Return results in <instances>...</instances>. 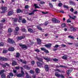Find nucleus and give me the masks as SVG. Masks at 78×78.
Listing matches in <instances>:
<instances>
[{
  "label": "nucleus",
  "mask_w": 78,
  "mask_h": 78,
  "mask_svg": "<svg viewBox=\"0 0 78 78\" xmlns=\"http://www.w3.org/2000/svg\"><path fill=\"white\" fill-rule=\"evenodd\" d=\"M38 60L39 62H37V66L38 67H41L42 66L43 64H44V62H43V59L41 58H38Z\"/></svg>",
  "instance_id": "nucleus-1"
},
{
  "label": "nucleus",
  "mask_w": 78,
  "mask_h": 78,
  "mask_svg": "<svg viewBox=\"0 0 78 78\" xmlns=\"http://www.w3.org/2000/svg\"><path fill=\"white\" fill-rule=\"evenodd\" d=\"M21 70V74H17L16 75V76L17 77H22V76H24V72H23V68L22 67H20Z\"/></svg>",
  "instance_id": "nucleus-2"
},
{
  "label": "nucleus",
  "mask_w": 78,
  "mask_h": 78,
  "mask_svg": "<svg viewBox=\"0 0 78 78\" xmlns=\"http://www.w3.org/2000/svg\"><path fill=\"white\" fill-rule=\"evenodd\" d=\"M19 45L20 47H21L23 49V50H26L28 48V46L22 44H20Z\"/></svg>",
  "instance_id": "nucleus-3"
},
{
  "label": "nucleus",
  "mask_w": 78,
  "mask_h": 78,
  "mask_svg": "<svg viewBox=\"0 0 78 78\" xmlns=\"http://www.w3.org/2000/svg\"><path fill=\"white\" fill-rule=\"evenodd\" d=\"M19 30V28L17 27L15 29V30L14 32V34L15 35H17L18 34V31Z\"/></svg>",
  "instance_id": "nucleus-4"
},
{
  "label": "nucleus",
  "mask_w": 78,
  "mask_h": 78,
  "mask_svg": "<svg viewBox=\"0 0 78 78\" xmlns=\"http://www.w3.org/2000/svg\"><path fill=\"white\" fill-rule=\"evenodd\" d=\"M41 50H42V51H44V52H45L46 53H49V51H48V50H47V49L44 48H41Z\"/></svg>",
  "instance_id": "nucleus-5"
},
{
  "label": "nucleus",
  "mask_w": 78,
  "mask_h": 78,
  "mask_svg": "<svg viewBox=\"0 0 78 78\" xmlns=\"http://www.w3.org/2000/svg\"><path fill=\"white\" fill-rule=\"evenodd\" d=\"M38 11V10H34L31 12L29 13V15L31 16V15H34V12H36V11Z\"/></svg>",
  "instance_id": "nucleus-6"
},
{
  "label": "nucleus",
  "mask_w": 78,
  "mask_h": 78,
  "mask_svg": "<svg viewBox=\"0 0 78 78\" xmlns=\"http://www.w3.org/2000/svg\"><path fill=\"white\" fill-rule=\"evenodd\" d=\"M3 12H5L7 10V8L6 7H3L2 8Z\"/></svg>",
  "instance_id": "nucleus-7"
},
{
  "label": "nucleus",
  "mask_w": 78,
  "mask_h": 78,
  "mask_svg": "<svg viewBox=\"0 0 78 78\" xmlns=\"http://www.w3.org/2000/svg\"><path fill=\"white\" fill-rule=\"evenodd\" d=\"M0 60H1V61H6L8 60V59L6 58H5L4 57H0Z\"/></svg>",
  "instance_id": "nucleus-8"
},
{
  "label": "nucleus",
  "mask_w": 78,
  "mask_h": 78,
  "mask_svg": "<svg viewBox=\"0 0 78 78\" xmlns=\"http://www.w3.org/2000/svg\"><path fill=\"white\" fill-rule=\"evenodd\" d=\"M72 68H69L66 72L67 74L68 75L70 74L72 72Z\"/></svg>",
  "instance_id": "nucleus-9"
},
{
  "label": "nucleus",
  "mask_w": 78,
  "mask_h": 78,
  "mask_svg": "<svg viewBox=\"0 0 78 78\" xmlns=\"http://www.w3.org/2000/svg\"><path fill=\"white\" fill-rule=\"evenodd\" d=\"M44 68L45 70L47 72H48L49 70V67H48V65H46L44 66Z\"/></svg>",
  "instance_id": "nucleus-10"
},
{
  "label": "nucleus",
  "mask_w": 78,
  "mask_h": 78,
  "mask_svg": "<svg viewBox=\"0 0 78 78\" xmlns=\"http://www.w3.org/2000/svg\"><path fill=\"white\" fill-rule=\"evenodd\" d=\"M8 41L9 42H10L11 44H14V41L12 39H10V38H9L8 39Z\"/></svg>",
  "instance_id": "nucleus-11"
},
{
  "label": "nucleus",
  "mask_w": 78,
  "mask_h": 78,
  "mask_svg": "<svg viewBox=\"0 0 78 78\" xmlns=\"http://www.w3.org/2000/svg\"><path fill=\"white\" fill-rule=\"evenodd\" d=\"M8 50L10 51H14V48L12 47H11L9 48H8Z\"/></svg>",
  "instance_id": "nucleus-12"
},
{
  "label": "nucleus",
  "mask_w": 78,
  "mask_h": 78,
  "mask_svg": "<svg viewBox=\"0 0 78 78\" xmlns=\"http://www.w3.org/2000/svg\"><path fill=\"white\" fill-rule=\"evenodd\" d=\"M37 44L39 45L41 44V40L39 38H37Z\"/></svg>",
  "instance_id": "nucleus-13"
},
{
  "label": "nucleus",
  "mask_w": 78,
  "mask_h": 78,
  "mask_svg": "<svg viewBox=\"0 0 78 78\" xmlns=\"http://www.w3.org/2000/svg\"><path fill=\"white\" fill-rule=\"evenodd\" d=\"M43 59H45L46 61H50V58H49L48 57H43Z\"/></svg>",
  "instance_id": "nucleus-14"
},
{
  "label": "nucleus",
  "mask_w": 78,
  "mask_h": 78,
  "mask_svg": "<svg viewBox=\"0 0 78 78\" xmlns=\"http://www.w3.org/2000/svg\"><path fill=\"white\" fill-rule=\"evenodd\" d=\"M51 44H45L44 45L45 47H47L48 48H50L51 46Z\"/></svg>",
  "instance_id": "nucleus-15"
},
{
  "label": "nucleus",
  "mask_w": 78,
  "mask_h": 78,
  "mask_svg": "<svg viewBox=\"0 0 78 78\" xmlns=\"http://www.w3.org/2000/svg\"><path fill=\"white\" fill-rule=\"evenodd\" d=\"M14 13L13 11H10L8 12V16H11Z\"/></svg>",
  "instance_id": "nucleus-16"
},
{
  "label": "nucleus",
  "mask_w": 78,
  "mask_h": 78,
  "mask_svg": "<svg viewBox=\"0 0 78 78\" xmlns=\"http://www.w3.org/2000/svg\"><path fill=\"white\" fill-rule=\"evenodd\" d=\"M25 38V36H22L21 37H18V40H21L22 39H24Z\"/></svg>",
  "instance_id": "nucleus-17"
},
{
  "label": "nucleus",
  "mask_w": 78,
  "mask_h": 78,
  "mask_svg": "<svg viewBox=\"0 0 78 78\" xmlns=\"http://www.w3.org/2000/svg\"><path fill=\"white\" fill-rule=\"evenodd\" d=\"M70 30L71 31H76V28H74L73 27H71L70 28Z\"/></svg>",
  "instance_id": "nucleus-18"
},
{
  "label": "nucleus",
  "mask_w": 78,
  "mask_h": 78,
  "mask_svg": "<svg viewBox=\"0 0 78 78\" xmlns=\"http://www.w3.org/2000/svg\"><path fill=\"white\" fill-rule=\"evenodd\" d=\"M28 31H29V32H30V33H33V31H34L33 30V29L30 28H28Z\"/></svg>",
  "instance_id": "nucleus-19"
},
{
  "label": "nucleus",
  "mask_w": 78,
  "mask_h": 78,
  "mask_svg": "<svg viewBox=\"0 0 78 78\" xmlns=\"http://www.w3.org/2000/svg\"><path fill=\"white\" fill-rule=\"evenodd\" d=\"M69 17L70 19H75L76 18V16H73V17H72V16H69Z\"/></svg>",
  "instance_id": "nucleus-20"
},
{
  "label": "nucleus",
  "mask_w": 78,
  "mask_h": 78,
  "mask_svg": "<svg viewBox=\"0 0 78 78\" xmlns=\"http://www.w3.org/2000/svg\"><path fill=\"white\" fill-rule=\"evenodd\" d=\"M62 58H63V59L66 60V59H67V55H65L62 57Z\"/></svg>",
  "instance_id": "nucleus-21"
},
{
  "label": "nucleus",
  "mask_w": 78,
  "mask_h": 78,
  "mask_svg": "<svg viewBox=\"0 0 78 78\" xmlns=\"http://www.w3.org/2000/svg\"><path fill=\"white\" fill-rule=\"evenodd\" d=\"M23 67L25 68V69H27V70H30V68L27 66H24Z\"/></svg>",
  "instance_id": "nucleus-22"
},
{
  "label": "nucleus",
  "mask_w": 78,
  "mask_h": 78,
  "mask_svg": "<svg viewBox=\"0 0 78 78\" xmlns=\"http://www.w3.org/2000/svg\"><path fill=\"white\" fill-rule=\"evenodd\" d=\"M69 3L71 5H73V6H74V5H75V3L73 1H71Z\"/></svg>",
  "instance_id": "nucleus-23"
},
{
  "label": "nucleus",
  "mask_w": 78,
  "mask_h": 78,
  "mask_svg": "<svg viewBox=\"0 0 78 78\" xmlns=\"http://www.w3.org/2000/svg\"><path fill=\"white\" fill-rule=\"evenodd\" d=\"M36 74H37V73H39V72H40V70H39V68H37L36 69Z\"/></svg>",
  "instance_id": "nucleus-24"
},
{
  "label": "nucleus",
  "mask_w": 78,
  "mask_h": 78,
  "mask_svg": "<svg viewBox=\"0 0 78 78\" xmlns=\"http://www.w3.org/2000/svg\"><path fill=\"white\" fill-rule=\"evenodd\" d=\"M22 23H26V22H27V21H26V20H25V19H23L22 20Z\"/></svg>",
  "instance_id": "nucleus-25"
},
{
  "label": "nucleus",
  "mask_w": 78,
  "mask_h": 78,
  "mask_svg": "<svg viewBox=\"0 0 78 78\" xmlns=\"http://www.w3.org/2000/svg\"><path fill=\"white\" fill-rule=\"evenodd\" d=\"M20 61L23 64H26V63H27V62H26V61H25V60H20Z\"/></svg>",
  "instance_id": "nucleus-26"
},
{
  "label": "nucleus",
  "mask_w": 78,
  "mask_h": 78,
  "mask_svg": "<svg viewBox=\"0 0 78 78\" xmlns=\"http://www.w3.org/2000/svg\"><path fill=\"white\" fill-rule=\"evenodd\" d=\"M1 76L2 78H6V76L4 73L1 74Z\"/></svg>",
  "instance_id": "nucleus-27"
},
{
  "label": "nucleus",
  "mask_w": 78,
  "mask_h": 78,
  "mask_svg": "<svg viewBox=\"0 0 78 78\" xmlns=\"http://www.w3.org/2000/svg\"><path fill=\"white\" fill-rule=\"evenodd\" d=\"M12 64L13 66H16V65H17V63L15 61H13Z\"/></svg>",
  "instance_id": "nucleus-28"
},
{
  "label": "nucleus",
  "mask_w": 78,
  "mask_h": 78,
  "mask_svg": "<svg viewBox=\"0 0 78 78\" xmlns=\"http://www.w3.org/2000/svg\"><path fill=\"white\" fill-rule=\"evenodd\" d=\"M37 29H38V30H40V31L42 30V29L41 27L40 26H37Z\"/></svg>",
  "instance_id": "nucleus-29"
},
{
  "label": "nucleus",
  "mask_w": 78,
  "mask_h": 78,
  "mask_svg": "<svg viewBox=\"0 0 78 78\" xmlns=\"http://www.w3.org/2000/svg\"><path fill=\"white\" fill-rule=\"evenodd\" d=\"M26 77L27 78H31V77L29 76L28 73L26 72Z\"/></svg>",
  "instance_id": "nucleus-30"
},
{
  "label": "nucleus",
  "mask_w": 78,
  "mask_h": 78,
  "mask_svg": "<svg viewBox=\"0 0 78 78\" xmlns=\"http://www.w3.org/2000/svg\"><path fill=\"white\" fill-rule=\"evenodd\" d=\"M52 21L54 23H56V19L53 18L52 19Z\"/></svg>",
  "instance_id": "nucleus-31"
},
{
  "label": "nucleus",
  "mask_w": 78,
  "mask_h": 78,
  "mask_svg": "<svg viewBox=\"0 0 78 78\" xmlns=\"http://www.w3.org/2000/svg\"><path fill=\"white\" fill-rule=\"evenodd\" d=\"M19 56H20V54L18 52L16 53V58H19Z\"/></svg>",
  "instance_id": "nucleus-32"
},
{
  "label": "nucleus",
  "mask_w": 78,
  "mask_h": 78,
  "mask_svg": "<svg viewBox=\"0 0 78 78\" xmlns=\"http://www.w3.org/2000/svg\"><path fill=\"white\" fill-rule=\"evenodd\" d=\"M68 37L69 38H70V39H74V37H73V36L71 35H69L68 36Z\"/></svg>",
  "instance_id": "nucleus-33"
},
{
  "label": "nucleus",
  "mask_w": 78,
  "mask_h": 78,
  "mask_svg": "<svg viewBox=\"0 0 78 78\" xmlns=\"http://www.w3.org/2000/svg\"><path fill=\"white\" fill-rule=\"evenodd\" d=\"M12 32V29L11 28L9 29L8 30V33H11V32Z\"/></svg>",
  "instance_id": "nucleus-34"
},
{
  "label": "nucleus",
  "mask_w": 78,
  "mask_h": 78,
  "mask_svg": "<svg viewBox=\"0 0 78 78\" xmlns=\"http://www.w3.org/2000/svg\"><path fill=\"white\" fill-rule=\"evenodd\" d=\"M66 24L65 23H63L61 25V27L62 28H64L65 27H66Z\"/></svg>",
  "instance_id": "nucleus-35"
},
{
  "label": "nucleus",
  "mask_w": 78,
  "mask_h": 78,
  "mask_svg": "<svg viewBox=\"0 0 78 78\" xmlns=\"http://www.w3.org/2000/svg\"><path fill=\"white\" fill-rule=\"evenodd\" d=\"M21 12V10L20 9H18L17 10L16 12L17 13H20Z\"/></svg>",
  "instance_id": "nucleus-36"
},
{
  "label": "nucleus",
  "mask_w": 78,
  "mask_h": 78,
  "mask_svg": "<svg viewBox=\"0 0 78 78\" xmlns=\"http://www.w3.org/2000/svg\"><path fill=\"white\" fill-rule=\"evenodd\" d=\"M34 6H35V8H40V7H39L37 6V4H34Z\"/></svg>",
  "instance_id": "nucleus-37"
},
{
  "label": "nucleus",
  "mask_w": 78,
  "mask_h": 78,
  "mask_svg": "<svg viewBox=\"0 0 78 78\" xmlns=\"http://www.w3.org/2000/svg\"><path fill=\"white\" fill-rule=\"evenodd\" d=\"M55 75L57 77H59L60 74H58L57 73H56L55 74Z\"/></svg>",
  "instance_id": "nucleus-38"
},
{
  "label": "nucleus",
  "mask_w": 78,
  "mask_h": 78,
  "mask_svg": "<svg viewBox=\"0 0 78 78\" xmlns=\"http://www.w3.org/2000/svg\"><path fill=\"white\" fill-rule=\"evenodd\" d=\"M22 21V17L20 16L19 18V22L20 23Z\"/></svg>",
  "instance_id": "nucleus-39"
},
{
  "label": "nucleus",
  "mask_w": 78,
  "mask_h": 78,
  "mask_svg": "<svg viewBox=\"0 0 78 78\" xmlns=\"http://www.w3.org/2000/svg\"><path fill=\"white\" fill-rule=\"evenodd\" d=\"M13 20L14 22H16L17 21V20H18V19H17V18H14L13 19Z\"/></svg>",
  "instance_id": "nucleus-40"
},
{
  "label": "nucleus",
  "mask_w": 78,
  "mask_h": 78,
  "mask_svg": "<svg viewBox=\"0 0 78 78\" xmlns=\"http://www.w3.org/2000/svg\"><path fill=\"white\" fill-rule=\"evenodd\" d=\"M30 73L31 74H34V70H32L30 71Z\"/></svg>",
  "instance_id": "nucleus-41"
},
{
  "label": "nucleus",
  "mask_w": 78,
  "mask_h": 78,
  "mask_svg": "<svg viewBox=\"0 0 78 78\" xmlns=\"http://www.w3.org/2000/svg\"><path fill=\"white\" fill-rule=\"evenodd\" d=\"M5 72V70H2L0 71V75L1 74V75L2 74V73H3L4 72Z\"/></svg>",
  "instance_id": "nucleus-42"
},
{
  "label": "nucleus",
  "mask_w": 78,
  "mask_h": 78,
  "mask_svg": "<svg viewBox=\"0 0 78 78\" xmlns=\"http://www.w3.org/2000/svg\"><path fill=\"white\" fill-rule=\"evenodd\" d=\"M7 52H8V50H4L2 52L3 53H6Z\"/></svg>",
  "instance_id": "nucleus-43"
},
{
  "label": "nucleus",
  "mask_w": 78,
  "mask_h": 78,
  "mask_svg": "<svg viewBox=\"0 0 78 78\" xmlns=\"http://www.w3.org/2000/svg\"><path fill=\"white\" fill-rule=\"evenodd\" d=\"M67 23H71V21L70 20V19H68L67 20Z\"/></svg>",
  "instance_id": "nucleus-44"
},
{
  "label": "nucleus",
  "mask_w": 78,
  "mask_h": 78,
  "mask_svg": "<svg viewBox=\"0 0 78 78\" xmlns=\"http://www.w3.org/2000/svg\"><path fill=\"white\" fill-rule=\"evenodd\" d=\"M59 67H62V68H67V67L66 66H64L62 65H60L59 66Z\"/></svg>",
  "instance_id": "nucleus-45"
},
{
  "label": "nucleus",
  "mask_w": 78,
  "mask_h": 78,
  "mask_svg": "<svg viewBox=\"0 0 78 78\" xmlns=\"http://www.w3.org/2000/svg\"><path fill=\"white\" fill-rule=\"evenodd\" d=\"M49 5L50 8H53V5H52V4L51 3H49Z\"/></svg>",
  "instance_id": "nucleus-46"
},
{
  "label": "nucleus",
  "mask_w": 78,
  "mask_h": 78,
  "mask_svg": "<svg viewBox=\"0 0 78 78\" xmlns=\"http://www.w3.org/2000/svg\"><path fill=\"white\" fill-rule=\"evenodd\" d=\"M63 7H64L65 8H66L67 9H68V8H69V7H68V6L65 5H63Z\"/></svg>",
  "instance_id": "nucleus-47"
},
{
  "label": "nucleus",
  "mask_w": 78,
  "mask_h": 78,
  "mask_svg": "<svg viewBox=\"0 0 78 78\" xmlns=\"http://www.w3.org/2000/svg\"><path fill=\"white\" fill-rule=\"evenodd\" d=\"M42 13L43 14H48V12H42Z\"/></svg>",
  "instance_id": "nucleus-48"
},
{
  "label": "nucleus",
  "mask_w": 78,
  "mask_h": 78,
  "mask_svg": "<svg viewBox=\"0 0 78 78\" xmlns=\"http://www.w3.org/2000/svg\"><path fill=\"white\" fill-rule=\"evenodd\" d=\"M59 77H61L62 78H64V76L62 74H60V76Z\"/></svg>",
  "instance_id": "nucleus-49"
},
{
  "label": "nucleus",
  "mask_w": 78,
  "mask_h": 78,
  "mask_svg": "<svg viewBox=\"0 0 78 78\" xmlns=\"http://www.w3.org/2000/svg\"><path fill=\"white\" fill-rule=\"evenodd\" d=\"M22 31H23V32H27V30L25 29H23L22 30Z\"/></svg>",
  "instance_id": "nucleus-50"
},
{
  "label": "nucleus",
  "mask_w": 78,
  "mask_h": 78,
  "mask_svg": "<svg viewBox=\"0 0 78 78\" xmlns=\"http://www.w3.org/2000/svg\"><path fill=\"white\" fill-rule=\"evenodd\" d=\"M3 45H4L3 43H0V46L1 47H2V46H3Z\"/></svg>",
  "instance_id": "nucleus-51"
},
{
  "label": "nucleus",
  "mask_w": 78,
  "mask_h": 78,
  "mask_svg": "<svg viewBox=\"0 0 78 78\" xmlns=\"http://www.w3.org/2000/svg\"><path fill=\"white\" fill-rule=\"evenodd\" d=\"M53 61H58V59L56 58H53L52 59Z\"/></svg>",
  "instance_id": "nucleus-52"
},
{
  "label": "nucleus",
  "mask_w": 78,
  "mask_h": 78,
  "mask_svg": "<svg viewBox=\"0 0 78 78\" xmlns=\"http://www.w3.org/2000/svg\"><path fill=\"white\" fill-rule=\"evenodd\" d=\"M31 63L32 65H34V64H35V62H34V61H32Z\"/></svg>",
  "instance_id": "nucleus-53"
},
{
  "label": "nucleus",
  "mask_w": 78,
  "mask_h": 78,
  "mask_svg": "<svg viewBox=\"0 0 78 78\" xmlns=\"http://www.w3.org/2000/svg\"><path fill=\"white\" fill-rule=\"evenodd\" d=\"M16 69L19 70L20 69V66H16L15 67Z\"/></svg>",
  "instance_id": "nucleus-54"
},
{
  "label": "nucleus",
  "mask_w": 78,
  "mask_h": 78,
  "mask_svg": "<svg viewBox=\"0 0 78 78\" xmlns=\"http://www.w3.org/2000/svg\"><path fill=\"white\" fill-rule=\"evenodd\" d=\"M9 75L11 76H14V74L12 73H10L9 74Z\"/></svg>",
  "instance_id": "nucleus-55"
},
{
  "label": "nucleus",
  "mask_w": 78,
  "mask_h": 78,
  "mask_svg": "<svg viewBox=\"0 0 78 78\" xmlns=\"http://www.w3.org/2000/svg\"><path fill=\"white\" fill-rule=\"evenodd\" d=\"M29 6L28 5H26L25 7V8L26 9H28V8H29Z\"/></svg>",
  "instance_id": "nucleus-56"
},
{
  "label": "nucleus",
  "mask_w": 78,
  "mask_h": 78,
  "mask_svg": "<svg viewBox=\"0 0 78 78\" xmlns=\"http://www.w3.org/2000/svg\"><path fill=\"white\" fill-rule=\"evenodd\" d=\"M73 11H74V9L73 8H71L70 9V11L71 12H73Z\"/></svg>",
  "instance_id": "nucleus-57"
},
{
  "label": "nucleus",
  "mask_w": 78,
  "mask_h": 78,
  "mask_svg": "<svg viewBox=\"0 0 78 78\" xmlns=\"http://www.w3.org/2000/svg\"><path fill=\"white\" fill-rule=\"evenodd\" d=\"M62 5V3H59L58 4V6H59V7H61V6Z\"/></svg>",
  "instance_id": "nucleus-58"
},
{
  "label": "nucleus",
  "mask_w": 78,
  "mask_h": 78,
  "mask_svg": "<svg viewBox=\"0 0 78 78\" xmlns=\"http://www.w3.org/2000/svg\"><path fill=\"white\" fill-rule=\"evenodd\" d=\"M58 12H62V13H64V12L63 10H59L58 11Z\"/></svg>",
  "instance_id": "nucleus-59"
},
{
  "label": "nucleus",
  "mask_w": 78,
  "mask_h": 78,
  "mask_svg": "<svg viewBox=\"0 0 78 78\" xmlns=\"http://www.w3.org/2000/svg\"><path fill=\"white\" fill-rule=\"evenodd\" d=\"M74 46H75V47H78V43H76L75 44H74Z\"/></svg>",
  "instance_id": "nucleus-60"
},
{
  "label": "nucleus",
  "mask_w": 78,
  "mask_h": 78,
  "mask_svg": "<svg viewBox=\"0 0 78 78\" xmlns=\"http://www.w3.org/2000/svg\"><path fill=\"white\" fill-rule=\"evenodd\" d=\"M35 51H37V52H39V51H40L38 49H35Z\"/></svg>",
  "instance_id": "nucleus-61"
},
{
  "label": "nucleus",
  "mask_w": 78,
  "mask_h": 78,
  "mask_svg": "<svg viewBox=\"0 0 78 78\" xmlns=\"http://www.w3.org/2000/svg\"><path fill=\"white\" fill-rule=\"evenodd\" d=\"M59 47V45H56L54 47V48H58Z\"/></svg>",
  "instance_id": "nucleus-62"
},
{
  "label": "nucleus",
  "mask_w": 78,
  "mask_h": 78,
  "mask_svg": "<svg viewBox=\"0 0 78 78\" xmlns=\"http://www.w3.org/2000/svg\"><path fill=\"white\" fill-rule=\"evenodd\" d=\"M13 73H16L17 72V71L15 69H13Z\"/></svg>",
  "instance_id": "nucleus-63"
},
{
  "label": "nucleus",
  "mask_w": 78,
  "mask_h": 78,
  "mask_svg": "<svg viewBox=\"0 0 78 78\" xmlns=\"http://www.w3.org/2000/svg\"><path fill=\"white\" fill-rule=\"evenodd\" d=\"M5 21L6 20H5L4 19L3 20H2L1 22L3 23L5 22Z\"/></svg>",
  "instance_id": "nucleus-64"
}]
</instances>
